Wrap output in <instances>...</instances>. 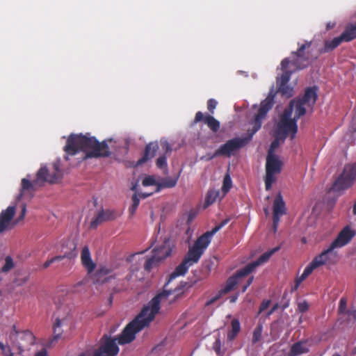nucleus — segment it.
<instances>
[{
    "label": "nucleus",
    "instance_id": "1",
    "mask_svg": "<svg viewBox=\"0 0 356 356\" xmlns=\"http://www.w3.org/2000/svg\"><path fill=\"white\" fill-rule=\"evenodd\" d=\"M293 104L289 109H286L280 115L275 128V140L272 142L266 163V189L269 190L276 179V175L281 171L282 163L278 156L275 154V150L282 143L287 136L293 139L298 131V125L292 120Z\"/></svg>",
    "mask_w": 356,
    "mask_h": 356
},
{
    "label": "nucleus",
    "instance_id": "2",
    "mask_svg": "<svg viewBox=\"0 0 356 356\" xmlns=\"http://www.w3.org/2000/svg\"><path fill=\"white\" fill-rule=\"evenodd\" d=\"M273 105V97H268L260 104L257 114L254 115V120L252 122V129L248 136L236 137L227 140L214 153L209 157L211 159L218 156L230 157L235 155L240 149L244 147L252 139V136L261 128L262 120L266 118L267 113L271 109Z\"/></svg>",
    "mask_w": 356,
    "mask_h": 356
},
{
    "label": "nucleus",
    "instance_id": "3",
    "mask_svg": "<svg viewBox=\"0 0 356 356\" xmlns=\"http://www.w3.org/2000/svg\"><path fill=\"white\" fill-rule=\"evenodd\" d=\"M67 154L74 155L78 151H83L87 157L107 156L110 152L106 140L99 143L88 134L86 135L71 134L64 148Z\"/></svg>",
    "mask_w": 356,
    "mask_h": 356
},
{
    "label": "nucleus",
    "instance_id": "4",
    "mask_svg": "<svg viewBox=\"0 0 356 356\" xmlns=\"http://www.w3.org/2000/svg\"><path fill=\"white\" fill-rule=\"evenodd\" d=\"M228 222L229 219L224 220L219 225L215 226L210 232H207L199 237L193 246L189 248L181 264H180L171 274L170 278L174 279L177 276L185 275L188 268L199 261L202 254L210 243L212 236Z\"/></svg>",
    "mask_w": 356,
    "mask_h": 356
},
{
    "label": "nucleus",
    "instance_id": "5",
    "mask_svg": "<svg viewBox=\"0 0 356 356\" xmlns=\"http://www.w3.org/2000/svg\"><path fill=\"white\" fill-rule=\"evenodd\" d=\"M278 250H279V248L277 247L270 250L266 252L262 255H261L257 261L248 264L243 268L238 270L236 273L235 275L229 277L227 280L224 288H222L219 291V295L217 297H216L215 298L209 300L207 302V304L208 305L211 304L213 302H214V300L219 298L221 296L225 295V294L227 293L228 292L231 291L232 290H233L234 288L235 287V286L237 284L241 283L242 282L243 279L245 276H247L250 273L254 271L255 270V268H257L258 266H259L260 265L266 263L270 259V257Z\"/></svg>",
    "mask_w": 356,
    "mask_h": 356
},
{
    "label": "nucleus",
    "instance_id": "6",
    "mask_svg": "<svg viewBox=\"0 0 356 356\" xmlns=\"http://www.w3.org/2000/svg\"><path fill=\"white\" fill-rule=\"evenodd\" d=\"M8 339L13 348L16 350V355L19 356H26L25 354L31 350V346L35 343V337L32 332H19L15 325L12 326Z\"/></svg>",
    "mask_w": 356,
    "mask_h": 356
},
{
    "label": "nucleus",
    "instance_id": "7",
    "mask_svg": "<svg viewBox=\"0 0 356 356\" xmlns=\"http://www.w3.org/2000/svg\"><path fill=\"white\" fill-rule=\"evenodd\" d=\"M317 98L316 90L314 88H310L306 90L302 99H293L291 101L289 109L293 104L292 120L297 123V120L300 116L306 113V108L312 106L316 102Z\"/></svg>",
    "mask_w": 356,
    "mask_h": 356
},
{
    "label": "nucleus",
    "instance_id": "8",
    "mask_svg": "<svg viewBox=\"0 0 356 356\" xmlns=\"http://www.w3.org/2000/svg\"><path fill=\"white\" fill-rule=\"evenodd\" d=\"M356 179V165H347L342 175L335 181L330 191H340L350 187Z\"/></svg>",
    "mask_w": 356,
    "mask_h": 356
},
{
    "label": "nucleus",
    "instance_id": "9",
    "mask_svg": "<svg viewBox=\"0 0 356 356\" xmlns=\"http://www.w3.org/2000/svg\"><path fill=\"white\" fill-rule=\"evenodd\" d=\"M53 168L54 172L50 174L48 172V170L46 166H42L37 173L34 184H40L44 181L55 183L59 181L63 176L60 170V160H57L53 163Z\"/></svg>",
    "mask_w": 356,
    "mask_h": 356
},
{
    "label": "nucleus",
    "instance_id": "10",
    "mask_svg": "<svg viewBox=\"0 0 356 356\" xmlns=\"http://www.w3.org/2000/svg\"><path fill=\"white\" fill-rule=\"evenodd\" d=\"M335 248L330 245L329 247L316 256L309 264L313 270L327 264H334L337 261V253Z\"/></svg>",
    "mask_w": 356,
    "mask_h": 356
},
{
    "label": "nucleus",
    "instance_id": "11",
    "mask_svg": "<svg viewBox=\"0 0 356 356\" xmlns=\"http://www.w3.org/2000/svg\"><path fill=\"white\" fill-rule=\"evenodd\" d=\"M16 206L10 205L0 213V232L12 229L16 222H13L15 214Z\"/></svg>",
    "mask_w": 356,
    "mask_h": 356
},
{
    "label": "nucleus",
    "instance_id": "12",
    "mask_svg": "<svg viewBox=\"0 0 356 356\" xmlns=\"http://www.w3.org/2000/svg\"><path fill=\"white\" fill-rule=\"evenodd\" d=\"M355 234L356 232L355 229H352L350 226H346L330 245L335 249L341 248L347 245Z\"/></svg>",
    "mask_w": 356,
    "mask_h": 356
},
{
    "label": "nucleus",
    "instance_id": "13",
    "mask_svg": "<svg viewBox=\"0 0 356 356\" xmlns=\"http://www.w3.org/2000/svg\"><path fill=\"white\" fill-rule=\"evenodd\" d=\"M273 229L276 231L280 217L286 213L285 202L282 196L279 193L275 198L273 205Z\"/></svg>",
    "mask_w": 356,
    "mask_h": 356
},
{
    "label": "nucleus",
    "instance_id": "14",
    "mask_svg": "<svg viewBox=\"0 0 356 356\" xmlns=\"http://www.w3.org/2000/svg\"><path fill=\"white\" fill-rule=\"evenodd\" d=\"M163 249L164 253L162 255H159L158 252L159 250H157L152 257L147 259L145 264V269L147 271H150L152 268L156 266L158 262L170 255L171 248L169 246L168 243H165V245L163 246Z\"/></svg>",
    "mask_w": 356,
    "mask_h": 356
},
{
    "label": "nucleus",
    "instance_id": "15",
    "mask_svg": "<svg viewBox=\"0 0 356 356\" xmlns=\"http://www.w3.org/2000/svg\"><path fill=\"white\" fill-rule=\"evenodd\" d=\"M68 319L66 317L56 318L53 324V336L51 339L50 343H53L57 342L62 337L63 333V327L67 325Z\"/></svg>",
    "mask_w": 356,
    "mask_h": 356
},
{
    "label": "nucleus",
    "instance_id": "16",
    "mask_svg": "<svg viewBox=\"0 0 356 356\" xmlns=\"http://www.w3.org/2000/svg\"><path fill=\"white\" fill-rule=\"evenodd\" d=\"M112 268L106 266L101 267L95 273L94 280L96 283H104L112 277Z\"/></svg>",
    "mask_w": 356,
    "mask_h": 356
},
{
    "label": "nucleus",
    "instance_id": "17",
    "mask_svg": "<svg viewBox=\"0 0 356 356\" xmlns=\"http://www.w3.org/2000/svg\"><path fill=\"white\" fill-rule=\"evenodd\" d=\"M81 259L82 264L85 268H87L88 272H92L95 269V264L91 259L90 252L87 246H85L83 248L81 251Z\"/></svg>",
    "mask_w": 356,
    "mask_h": 356
},
{
    "label": "nucleus",
    "instance_id": "18",
    "mask_svg": "<svg viewBox=\"0 0 356 356\" xmlns=\"http://www.w3.org/2000/svg\"><path fill=\"white\" fill-rule=\"evenodd\" d=\"M311 45V42H307L306 44H302L298 49L297 52L293 53V56H296V58L294 59L291 62V65L294 66V67L297 70L302 69L306 66L305 64H302L301 61L303 60V56L302 55L303 51Z\"/></svg>",
    "mask_w": 356,
    "mask_h": 356
},
{
    "label": "nucleus",
    "instance_id": "19",
    "mask_svg": "<svg viewBox=\"0 0 356 356\" xmlns=\"http://www.w3.org/2000/svg\"><path fill=\"white\" fill-rule=\"evenodd\" d=\"M289 64V60H288V58H285L281 62V69L283 71V73L280 77L277 78V81L278 86L286 84L290 79L291 72L287 71L286 70Z\"/></svg>",
    "mask_w": 356,
    "mask_h": 356
},
{
    "label": "nucleus",
    "instance_id": "20",
    "mask_svg": "<svg viewBox=\"0 0 356 356\" xmlns=\"http://www.w3.org/2000/svg\"><path fill=\"white\" fill-rule=\"evenodd\" d=\"M157 148L158 145L156 143H152L148 144L146 146L144 156L138 161L137 165H141L145 161H147L149 159L154 157L156 154Z\"/></svg>",
    "mask_w": 356,
    "mask_h": 356
},
{
    "label": "nucleus",
    "instance_id": "21",
    "mask_svg": "<svg viewBox=\"0 0 356 356\" xmlns=\"http://www.w3.org/2000/svg\"><path fill=\"white\" fill-rule=\"evenodd\" d=\"M34 190V184L31 182L28 178H24L22 180L20 193L17 197V201H19L26 193H31Z\"/></svg>",
    "mask_w": 356,
    "mask_h": 356
},
{
    "label": "nucleus",
    "instance_id": "22",
    "mask_svg": "<svg viewBox=\"0 0 356 356\" xmlns=\"http://www.w3.org/2000/svg\"><path fill=\"white\" fill-rule=\"evenodd\" d=\"M309 351V348L306 343L298 342L293 345L290 352V356H298L306 353Z\"/></svg>",
    "mask_w": 356,
    "mask_h": 356
},
{
    "label": "nucleus",
    "instance_id": "23",
    "mask_svg": "<svg viewBox=\"0 0 356 356\" xmlns=\"http://www.w3.org/2000/svg\"><path fill=\"white\" fill-rule=\"evenodd\" d=\"M220 197V191L218 190H210L208 191L206 200H205V207L214 203L218 199L222 198Z\"/></svg>",
    "mask_w": 356,
    "mask_h": 356
},
{
    "label": "nucleus",
    "instance_id": "24",
    "mask_svg": "<svg viewBox=\"0 0 356 356\" xmlns=\"http://www.w3.org/2000/svg\"><path fill=\"white\" fill-rule=\"evenodd\" d=\"M313 270H314L313 268L309 265H308L305 268L302 274L296 278L295 285L292 288V290L293 291L297 290L298 288L299 287L300 284L302 283V282L303 280H305L313 272Z\"/></svg>",
    "mask_w": 356,
    "mask_h": 356
},
{
    "label": "nucleus",
    "instance_id": "25",
    "mask_svg": "<svg viewBox=\"0 0 356 356\" xmlns=\"http://www.w3.org/2000/svg\"><path fill=\"white\" fill-rule=\"evenodd\" d=\"M340 36L345 42L355 39L356 38V27L353 26L347 27Z\"/></svg>",
    "mask_w": 356,
    "mask_h": 356
},
{
    "label": "nucleus",
    "instance_id": "26",
    "mask_svg": "<svg viewBox=\"0 0 356 356\" xmlns=\"http://www.w3.org/2000/svg\"><path fill=\"white\" fill-rule=\"evenodd\" d=\"M205 124L214 132L218 131L220 128V122L216 120L213 116L209 115H205L204 118Z\"/></svg>",
    "mask_w": 356,
    "mask_h": 356
},
{
    "label": "nucleus",
    "instance_id": "27",
    "mask_svg": "<svg viewBox=\"0 0 356 356\" xmlns=\"http://www.w3.org/2000/svg\"><path fill=\"white\" fill-rule=\"evenodd\" d=\"M241 326L238 320L233 319L232 321V330L227 334V339L232 341L240 332Z\"/></svg>",
    "mask_w": 356,
    "mask_h": 356
},
{
    "label": "nucleus",
    "instance_id": "28",
    "mask_svg": "<svg viewBox=\"0 0 356 356\" xmlns=\"http://www.w3.org/2000/svg\"><path fill=\"white\" fill-rule=\"evenodd\" d=\"M178 180V177L175 178H167L161 180L159 183V187L156 189V192L160 191L161 188H172L175 186Z\"/></svg>",
    "mask_w": 356,
    "mask_h": 356
},
{
    "label": "nucleus",
    "instance_id": "29",
    "mask_svg": "<svg viewBox=\"0 0 356 356\" xmlns=\"http://www.w3.org/2000/svg\"><path fill=\"white\" fill-rule=\"evenodd\" d=\"M341 42H343V40L341 36L334 38L332 40L326 41L325 44L324 51H328L334 49L338 47L341 43Z\"/></svg>",
    "mask_w": 356,
    "mask_h": 356
},
{
    "label": "nucleus",
    "instance_id": "30",
    "mask_svg": "<svg viewBox=\"0 0 356 356\" xmlns=\"http://www.w3.org/2000/svg\"><path fill=\"white\" fill-rule=\"evenodd\" d=\"M140 204V199L137 193H134L132 196V204L129 208V217L131 218L135 214L137 208Z\"/></svg>",
    "mask_w": 356,
    "mask_h": 356
},
{
    "label": "nucleus",
    "instance_id": "31",
    "mask_svg": "<svg viewBox=\"0 0 356 356\" xmlns=\"http://www.w3.org/2000/svg\"><path fill=\"white\" fill-rule=\"evenodd\" d=\"M232 186V181L229 174H227L223 179L222 187V197L230 190Z\"/></svg>",
    "mask_w": 356,
    "mask_h": 356
},
{
    "label": "nucleus",
    "instance_id": "32",
    "mask_svg": "<svg viewBox=\"0 0 356 356\" xmlns=\"http://www.w3.org/2000/svg\"><path fill=\"white\" fill-rule=\"evenodd\" d=\"M278 91L286 97H290L293 95V88L287 86L286 84L278 86Z\"/></svg>",
    "mask_w": 356,
    "mask_h": 356
},
{
    "label": "nucleus",
    "instance_id": "33",
    "mask_svg": "<svg viewBox=\"0 0 356 356\" xmlns=\"http://www.w3.org/2000/svg\"><path fill=\"white\" fill-rule=\"evenodd\" d=\"M0 349L2 351L3 356H15L16 353H14L11 347L8 344H4L3 342H0Z\"/></svg>",
    "mask_w": 356,
    "mask_h": 356
},
{
    "label": "nucleus",
    "instance_id": "34",
    "mask_svg": "<svg viewBox=\"0 0 356 356\" xmlns=\"http://www.w3.org/2000/svg\"><path fill=\"white\" fill-rule=\"evenodd\" d=\"M222 343L220 339V336L218 335V337L216 339V341L213 343L212 348L216 352V353L219 356H222L223 351L221 350Z\"/></svg>",
    "mask_w": 356,
    "mask_h": 356
},
{
    "label": "nucleus",
    "instance_id": "35",
    "mask_svg": "<svg viewBox=\"0 0 356 356\" xmlns=\"http://www.w3.org/2000/svg\"><path fill=\"white\" fill-rule=\"evenodd\" d=\"M14 266L13 261L10 257H7L5 259V264L0 270L1 273H8Z\"/></svg>",
    "mask_w": 356,
    "mask_h": 356
},
{
    "label": "nucleus",
    "instance_id": "36",
    "mask_svg": "<svg viewBox=\"0 0 356 356\" xmlns=\"http://www.w3.org/2000/svg\"><path fill=\"white\" fill-rule=\"evenodd\" d=\"M105 218L106 220H112L116 219L118 216H120V213H118L117 211L114 210H102Z\"/></svg>",
    "mask_w": 356,
    "mask_h": 356
},
{
    "label": "nucleus",
    "instance_id": "37",
    "mask_svg": "<svg viewBox=\"0 0 356 356\" xmlns=\"http://www.w3.org/2000/svg\"><path fill=\"white\" fill-rule=\"evenodd\" d=\"M262 326L259 325L253 332L252 342L254 343L259 342L261 339Z\"/></svg>",
    "mask_w": 356,
    "mask_h": 356
},
{
    "label": "nucleus",
    "instance_id": "38",
    "mask_svg": "<svg viewBox=\"0 0 356 356\" xmlns=\"http://www.w3.org/2000/svg\"><path fill=\"white\" fill-rule=\"evenodd\" d=\"M106 221L103 211H100L96 218L91 222V226L96 227L99 223Z\"/></svg>",
    "mask_w": 356,
    "mask_h": 356
},
{
    "label": "nucleus",
    "instance_id": "39",
    "mask_svg": "<svg viewBox=\"0 0 356 356\" xmlns=\"http://www.w3.org/2000/svg\"><path fill=\"white\" fill-rule=\"evenodd\" d=\"M143 186H153L156 185L159 187V183H157L156 179L153 176H146L143 180Z\"/></svg>",
    "mask_w": 356,
    "mask_h": 356
},
{
    "label": "nucleus",
    "instance_id": "40",
    "mask_svg": "<svg viewBox=\"0 0 356 356\" xmlns=\"http://www.w3.org/2000/svg\"><path fill=\"white\" fill-rule=\"evenodd\" d=\"M156 165L159 168H165L166 170L167 167V159L165 156H162L158 158L156 160Z\"/></svg>",
    "mask_w": 356,
    "mask_h": 356
},
{
    "label": "nucleus",
    "instance_id": "41",
    "mask_svg": "<svg viewBox=\"0 0 356 356\" xmlns=\"http://www.w3.org/2000/svg\"><path fill=\"white\" fill-rule=\"evenodd\" d=\"M308 308H309L308 303L305 300L300 301L298 303V310L300 312H305L308 309Z\"/></svg>",
    "mask_w": 356,
    "mask_h": 356
},
{
    "label": "nucleus",
    "instance_id": "42",
    "mask_svg": "<svg viewBox=\"0 0 356 356\" xmlns=\"http://www.w3.org/2000/svg\"><path fill=\"white\" fill-rule=\"evenodd\" d=\"M217 104H218L217 101L213 99H210L208 101L207 108H208L209 111L210 112H211L212 113H213V110L216 108Z\"/></svg>",
    "mask_w": 356,
    "mask_h": 356
},
{
    "label": "nucleus",
    "instance_id": "43",
    "mask_svg": "<svg viewBox=\"0 0 356 356\" xmlns=\"http://www.w3.org/2000/svg\"><path fill=\"white\" fill-rule=\"evenodd\" d=\"M165 243H168L169 246L172 248L170 243V241L168 239H165L162 245L154 249V254H155V251L158 250L159 255H162L164 253L163 246L165 245Z\"/></svg>",
    "mask_w": 356,
    "mask_h": 356
},
{
    "label": "nucleus",
    "instance_id": "44",
    "mask_svg": "<svg viewBox=\"0 0 356 356\" xmlns=\"http://www.w3.org/2000/svg\"><path fill=\"white\" fill-rule=\"evenodd\" d=\"M346 308V300L344 298H341L339 301V312L340 313H344Z\"/></svg>",
    "mask_w": 356,
    "mask_h": 356
},
{
    "label": "nucleus",
    "instance_id": "45",
    "mask_svg": "<svg viewBox=\"0 0 356 356\" xmlns=\"http://www.w3.org/2000/svg\"><path fill=\"white\" fill-rule=\"evenodd\" d=\"M161 145L162 148L166 152L171 151V148H170L168 143L167 142V140H161Z\"/></svg>",
    "mask_w": 356,
    "mask_h": 356
},
{
    "label": "nucleus",
    "instance_id": "46",
    "mask_svg": "<svg viewBox=\"0 0 356 356\" xmlns=\"http://www.w3.org/2000/svg\"><path fill=\"white\" fill-rule=\"evenodd\" d=\"M254 277L252 276L250 277L246 281L245 284L242 287V292H245L248 286L252 284Z\"/></svg>",
    "mask_w": 356,
    "mask_h": 356
},
{
    "label": "nucleus",
    "instance_id": "47",
    "mask_svg": "<svg viewBox=\"0 0 356 356\" xmlns=\"http://www.w3.org/2000/svg\"><path fill=\"white\" fill-rule=\"evenodd\" d=\"M270 300L263 301V302L261 303V305L260 306L259 312L261 313L263 311H264L266 309H267L268 307V306L270 305Z\"/></svg>",
    "mask_w": 356,
    "mask_h": 356
},
{
    "label": "nucleus",
    "instance_id": "48",
    "mask_svg": "<svg viewBox=\"0 0 356 356\" xmlns=\"http://www.w3.org/2000/svg\"><path fill=\"white\" fill-rule=\"evenodd\" d=\"M68 257L69 256L67 254H65L64 255H58V256L54 257L51 258V259L53 261V263H54L56 261H60L63 260L64 258H66Z\"/></svg>",
    "mask_w": 356,
    "mask_h": 356
},
{
    "label": "nucleus",
    "instance_id": "49",
    "mask_svg": "<svg viewBox=\"0 0 356 356\" xmlns=\"http://www.w3.org/2000/svg\"><path fill=\"white\" fill-rule=\"evenodd\" d=\"M204 117L205 116L203 115L202 112L198 111L195 115V122H197L202 120H204Z\"/></svg>",
    "mask_w": 356,
    "mask_h": 356
},
{
    "label": "nucleus",
    "instance_id": "50",
    "mask_svg": "<svg viewBox=\"0 0 356 356\" xmlns=\"http://www.w3.org/2000/svg\"><path fill=\"white\" fill-rule=\"evenodd\" d=\"M26 204H22V211H21V214H20V216L19 217V220H18L24 219V216L26 215Z\"/></svg>",
    "mask_w": 356,
    "mask_h": 356
},
{
    "label": "nucleus",
    "instance_id": "51",
    "mask_svg": "<svg viewBox=\"0 0 356 356\" xmlns=\"http://www.w3.org/2000/svg\"><path fill=\"white\" fill-rule=\"evenodd\" d=\"M53 263V261L51 259V258L50 259H48L47 261H46L42 266V268L43 269H46L48 267H49Z\"/></svg>",
    "mask_w": 356,
    "mask_h": 356
},
{
    "label": "nucleus",
    "instance_id": "52",
    "mask_svg": "<svg viewBox=\"0 0 356 356\" xmlns=\"http://www.w3.org/2000/svg\"><path fill=\"white\" fill-rule=\"evenodd\" d=\"M35 356H49V355H48V353H47V350L42 349L41 350L37 352L35 354Z\"/></svg>",
    "mask_w": 356,
    "mask_h": 356
},
{
    "label": "nucleus",
    "instance_id": "53",
    "mask_svg": "<svg viewBox=\"0 0 356 356\" xmlns=\"http://www.w3.org/2000/svg\"><path fill=\"white\" fill-rule=\"evenodd\" d=\"M152 194V193H140V194H138V197L146 198V197L150 196Z\"/></svg>",
    "mask_w": 356,
    "mask_h": 356
},
{
    "label": "nucleus",
    "instance_id": "54",
    "mask_svg": "<svg viewBox=\"0 0 356 356\" xmlns=\"http://www.w3.org/2000/svg\"><path fill=\"white\" fill-rule=\"evenodd\" d=\"M277 308V305H275L269 312L267 314L268 316H270V314H272L275 311V309Z\"/></svg>",
    "mask_w": 356,
    "mask_h": 356
},
{
    "label": "nucleus",
    "instance_id": "55",
    "mask_svg": "<svg viewBox=\"0 0 356 356\" xmlns=\"http://www.w3.org/2000/svg\"><path fill=\"white\" fill-rule=\"evenodd\" d=\"M137 188H138V184L136 183L134 184H133V186H131V189L135 192L137 191Z\"/></svg>",
    "mask_w": 356,
    "mask_h": 356
},
{
    "label": "nucleus",
    "instance_id": "56",
    "mask_svg": "<svg viewBox=\"0 0 356 356\" xmlns=\"http://www.w3.org/2000/svg\"><path fill=\"white\" fill-rule=\"evenodd\" d=\"M237 298H238V296H237V295H236V296H232V297L230 298V302H236V300H237Z\"/></svg>",
    "mask_w": 356,
    "mask_h": 356
},
{
    "label": "nucleus",
    "instance_id": "57",
    "mask_svg": "<svg viewBox=\"0 0 356 356\" xmlns=\"http://www.w3.org/2000/svg\"><path fill=\"white\" fill-rule=\"evenodd\" d=\"M353 214L356 215V202L353 205Z\"/></svg>",
    "mask_w": 356,
    "mask_h": 356
},
{
    "label": "nucleus",
    "instance_id": "58",
    "mask_svg": "<svg viewBox=\"0 0 356 356\" xmlns=\"http://www.w3.org/2000/svg\"><path fill=\"white\" fill-rule=\"evenodd\" d=\"M334 26V24H331L330 23H328V24H327V29H331V28H332Z\"/></svg>",
    "mask_w": 356,
    "mask_h": 356
},
{
    "label": "nucleus",
    "instance_id": "59",
    "mask_svg": "<svg viewBox=\"0 0 356 356\" xmlns=\"http://www.w3.org/2000/svg\"><path fill=\"white\" fill-rule=\"evenodd\" d=\"M264 212L266 213V216H268L269 214V210L268 208H265L264 209Z\"/></svg>",
    "mask_w": 356,
    "mask_h": 356
},
{
    "label": "nucleus",
    "instance_id": "60",
    "mask_svg": "<svg viewBox=\"0 0 356 356\" xmlns=\"http://www.w3.org/2000/svg\"><path fill=\"white\" fill-rule=\"evenodd\" d=\"M1 274H2V273H1V271H0V281L3 279Z\"/></svg>",
    "mask_w": 356,
    "mask_h": 356
},
{
    "label": "nucleus",
    "instance_id": "61",
    "mask_svg": "<svg viewBox=\"0 0 356 356\" xmlns=\"http://www.w3.org/2000/svg\"><path fill=\"white\" fill-rule=\"evenodd\" d=\"M353 353H356V347L355 348L354 350H353Z\"/></svg>",
    "mask_w": 356,
    "mask_h": 356
},
{
    "label": "nucleus",
    "instance_id": "62",
    "mask_svg": "<svg viewBox=\"0 0 356 356\" xmlns=\"http://www.w3.org/2000/svg\"><path fill=\"white\" fill-rule=\"evenodd\" d=\"M334 356H340V355H334Z\"/></svg>",
    "mask_w": 356,
    "mask_h": 356
}]
</instances>
